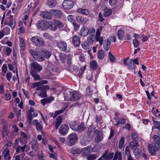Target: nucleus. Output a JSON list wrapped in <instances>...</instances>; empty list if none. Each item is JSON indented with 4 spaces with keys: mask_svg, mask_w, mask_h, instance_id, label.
Returning <instances> with one entry per match:
<instances>
[{
    "mask_svg": "<svg viewBox=\"0 0 160 160\" xmlns=\"http://www.w3.org/2000/svg\"><path fill=\"white\" fill-rule=\"evenodd\" d=\"M155 128L158 129H160V122L159 121H155L154 122Z\"/></svg>",
    "mask_w": 160,
    "mask_h": 160,
    "instance_id": "bf43d9fd",
    "label": "nucleus"
},
{
    "mask_svg": "<svg viewBox=\"0 0 160 160\" xmlns=\"http://www.w3.org/2000/svg\"><path fill=\"white\" fill-rule=\"evenodd\" d=\"M53 22L56 24L57 27L62 28L63 27V23L60 21L55 20L53 21Z\"/></svg>",
    "mask_w": 160,
    "mask_h": 160,
    "instance_id": "37998d69",
    "label": "nucleus"
},
{
    "mask_svg": "<svg viewBox=\"0 0 160 160\" xmlns=\"http://www.w3.org/2000/svg\"><path fill=\"white\" fill-rule=\"evenodd\" d=\"M8 18L10 20V22L8 23V25L12 29H14L15 26V20L13 19V16L12 15H10Z\"/></svg>",
    "mask_w": 160,
    "mask_h": 160,
    "instance_id": "4468645a",
    "label": "nucleus"
},
{
    "mask_svg": "<svg viewBox=\"0 0 160 160\" xmlns=\"http://www.w3.org/2000/svg\"><path fill=\"white\" fill-rule=\"evenodd\" d=\"M57 46L62 51H65L67 49V44L66 42L63 41H60L59 42H57Z\"/></svg>",
    "mask_w": 160,
    "mask_h": 160,
    "instance_id": "ddd939ff",
    "label": "nucleus"
},
{
    "mask_svg": "<svg viewBox=\"0 0 160 160\" xmlns=\"http://www.w3.org/2000/svg\"><path fill=\"white\" fill-rule=\"evenodd\" d=\"M117 159H118V160H122V157L121 152H118V151H117L115 153L113 160H116Z\"/></svg>",
    "mask_w": 160,
    "mask_h": 160,
    "instance_id": "a878e982",
    "label": "nucleus"
},
{
    "mask_svg": "<svg viewBox=\"0 0 160 160\" xmlns=\"http://www.w3.org/2000/svg\"><path fill=\"white\" fill-rule=\"evenodd\" d=\"M102 27L100 26L97 29L95 37H88L87 38L88 43L90 45H92L94 42L98 41L99 42L100 46H101L102 44L103 39V37L100 36L101 32L102 31Z\"/></svg>",
    "mask_w": 160,
    "mask_h": 160,
    "instance_id": "f257e3e1",
    "label": "nucleus"
},
{
    "mask_svg": "<svg viewBox=\"0 0 160 160\" xmlns=\"http://www.w3.org/2000/svg\"><path fill=\"white\" fill-rule=\"evenodd\" d=\"M20 137L27 140L28 137L25 132H21Z\"/></svg>",
    "mask_w": 160,
    "mask_h": 160,
    "instance_id": "680f3d73",
    "label": "nucleus"
},
{
    "mask_svg": "<svg viewBox=\"0 0 160 160\" xmlns=\"http://www.w3.org/2000/svg\"><path fill=\"white\" fill-rule=\"evenodd\" d=\"M56 0H47V4L50 7H54L57 4Z\"/></svg>",
    "mask_w": 160,
    "mask_h": 160,
    "instance_id": "2f4dec72",
    "label": "nucleus"
},
{
    "mask_svg": "<svg viewBox=\"0 0 160 160\" xmlns=\"http://www.w3.org/2000/svg\"><path fill=\"white\" fill-rule=\"evenodd\" d=\"M108 150L105 151L102 156L98 158V160H104L106 159L112 158L114 155L113 152L108 153Z\"/></svg>",
    "mask_w": 160,
    "mask_h": 160,
    "instance_id": "6e6552de",
    "label": "nucleus"
},
{
    "mask_svg": "<svg viewBox=\"0 0 160 160\" xmlns=\"http://www.w3.org/2000/svg\"><path fill=\"white\" fill-rule=\"evenodd\" d=\"M80 33L83 37L86 36L88 34V28L86 27H83L80 30Z\"/></svg>",
    "mask_w": 160,
    "mask_h": 160,
    "instance_id": "cd10ccee",
    "label": "nucleus"
},
{
    "mask_svg": "<svg viewBox=\"0 0 160 160\" xmlns=\"http://www.w3.org/2000/svg\"><path fill=\"white\" fill-rule=\"evenodd\" d=\"M132 138L133 140L134 141H137L138 139V135L135 133H133L132 135Z\"/></svg>",
    "mask_w": 160,
    "mask_h": 160,
    "instance_id": "e2e57ef3",
    "label": "nucleus"
},
{
    "mask_svg": "<svg viewBox=\"0 0 160 160\" xmlns=\"http://www.w3.org/2000/svg\"><path fill=\"white\" fill-rule=\"evenodd\" d=\"M33 124L34 126H35L37 130L40 131L43 128L42 125L40 122H38L37 119H35L33 122Z\"/></svg>",
    "mask_w": 160,
    "mask_h": 160,
    "instance_id": "dca6fc26",
    "label": "nucleus"
},
{
    "mask_svg": "<svg viewBox=\"0 0 160 160\" xmlns=\"http://www.w3.org/2000/svg\"><path fill=\"white\" fill-rule=\"evenodd\" d=\"M40 82H37L33 83L32 85L33 88H35L36 87L41 86Z\"/></svg>",
    "mask_w": 160,
    "mask_h": 160,
    "instance_id": "774afa93",
    "label": "nucleus"
},
{
    "mask_svg": "<svg viewBox=\"0 0 160 160\" xmlns=\"http://www.w3.org/2000/svg\"><path fill=\"white\" fill-rule=\"evenodd\" d=\"M6 52L5 55L7 56H10L12 52L11 49L9 47H7L6 48Z\"/></svg>",
    "mask_w": 160,
    "mask_h": 160,
    "instance_id": "4d7b16f0",
    "label": "nucleus"
},
{
    "mask_svg": "<svg viewBox=\"0 0 160 160\" xmlns=\"http://www.w3.org/2000/svg\"><path fill=\"white\" fill-rule=\"evenodd\" d=\"M40 15L44 18L46 19H50L52 17L51 13L48 12H43L41 13Z\"/></svg>",
    "mask_w": 160,
    "mask_h": 160,
    "instance_id": "a211bd4d",
    "label": "nucleus"
},
{
    "mask_svg": "<svg viewBox=\"0 0 160 160\" xmlns=\"http://www.w3.org/2000/svg\"><path fill=\"white\" fill-rule=\"evenodd\" d=\"M95 29L92 28L88 29V34L90 35V36L95 37Z\"/></svg>",
    "mask_w": 160,
    "mask_h": 160,
    "instance_id": "ea45409f",
    "label": "nucleus"
},
{
    "mask_svg": "<svg viewBox=\"0 0 160 160\" xmlns=\"http://www.w3.org/2000/svg\"><path fill=\"white\" fill-rule=\"evenodd\" d=\"M97 157V155L95 154H92V155L88 157L87 159L88 160H94L96 159Z\"/></svg>",
    "mask_w": 160,
    "mask_h": 160,
    "instance_id": "69168bd1",
    "label": "nucleus"
},
{
    "mask_svg": "<svg viewBox=\"0 0 160 160\" xmlns=\"http://www.w3.org/2000/svg\"><path fill=\"white\" fill-rule=\"evenodd\" d=\"M72 152L74 154H78L82 151V150L79 148L73 147L72 148Z\"/></svg>",
    "mask_w": 160,
    "mask_h": 160,
    "instance_id": "7c9ffc66",
    "label": "nucleus"
},
{
    "mask_svg": "<svg viewBox=\"0 0 160 160\" xmlns=\"http://www.w3.org/2000/svg\"><path fill=\"white\" fill-rule=\"evenodd\" d=\"M77 11L78 12L86 15H88L89 13V12L88 10L81 8L78 9Z\"/></svg>",
    "mask_w": 160,
    "mask_h": 160,
    "instance_id": "393cba45",
    "label": "nucleus"
},
{
    "mask_svg": "<svg viewBox=\"0 0 160 160\" xmlns=\"http://www.w3.org/2000/svg\"><path fill=\"white\" fill-rule=\"evenodd\" d=\"M111 40L108 39H106L104 40L103 44V47L104 50L108 51L110 48L111 45Z\"/></svg>",
    "mask_w": 160,
    "mask_h": 160,
    "instance_id": "aec40b11",
    "label": "nucleus"
},
{
    "mask_svg": "<svg viewBox=\"0 0 160 160\" xmlns=\"http://www.w3.org/2000/svg\"><path fill=\"white\" fill-rule=\"evenodd\" d=\"M91 150L89 146L86 147L83 149V154L84 156L88 155L90 154V151Z\"/></svg>",
    "mask_w": 160,
    "mask_h": 160,
    "instance_id": "473e14b6",
    "label": "nucleus"
},
{
    "mask_svg": "<svg viewBox=\"0 0 160 160\" xmlns=\"http://www.w3.org/2000/svg\"><path fill=\"white\" fill-rule=\"evenodd\" d=\"M124 144V138L123 137H121L120 139L119 140V144H118V147L119 148H122Z\"/></svg>",
    "mask_w": 160,
    "mask_h": 160,
    "instance_id": "49530a36",
    "label": "nucleus"
},
{
    "mask_svg": "<svg viewBox=\"0 0 160 160\" xmlns=\"http://www.w3.org/2000/svg\"><path fill=\"white\" fill-rule=\"evenodd\" d=\"M130 148L128 146H127L125 150V154L127 156L129 155H131L130 153Z\"/></svg>",
    "mask_w": 160,
    "mask_h": 160,
    "instance_id": "6e6d98bb",
    "label": "nucleus"
},
{
    "mask_svg": "<svg viewBox=\"0 0 160 160\" xmlns=\"http://www.w3.org/2000/svg\"><path fill=\"white\" fill-rule=\"evenodd\" d=\"M69 128L67 124H62L59 130V132L62 135H65L68 131Z\"/></svg>",
    "mask_w": 160,
    "mask_h": 160,
    "instance_id": "9d476101",
    "label": "nucleus"
},
{
    "mask_svg": "<svg viewBox=\"0 0 160 160\" xmlns=\"http://www.w3.org/2000/svg\"><path fill=\"white\" fill-rule=\"evenodd\" d=\"M49 28L50 30L53 31H56L57 29L56 24L54 22L53 23L50 24L49 25Z\"/></svg>",
    "mask_w": 160,
    "mask_h": 160,
    "instance_id": "a18cd8bd",
    "label": "nucleus"
},
{
    "mask_svg": "<svg viewBox=\"0 0 160 160\" xmlns=\"http://www.w3.org/2000/svg\"><path fill=\"white\" fill-rule=\"evenodd\" d=\"M31 70H35L36 72H39L42 70V67L38 63L33 62L31 64Z\"/></svg>",
    "mask_w": 160,
    "mask_h": 160,
    "instance_id": "9b49d317",
    "label": "nucleus"
},
{
    "mask_svg": "<svg viewBox=\"0 0 160 160\" xmlns=\"http://www.w3.org/2000/svg\"><path fill=\"white\" fill-rule=\"evenodd\" d=\"M33 58L35 60L37 61L42 62L44 60V58L42 55L38 52L35 55H34Z\"/></svg>",
    "mask_w": 160,
    "mask_h": 160,
    "instance_id": "412c9836",
    "label": "nucleus"
},
{
    "mask_svg": "<svg viewBox=\"0 0 160 160\" xmlns=\"http://www.w3.org/2000/svg\"><path fill=\"white\" fill-rule=\"evenodd\" d=\"M52 11L53 12L54 15L57 18H60L62 16V13L60 10H52Z\"/></svg>",
    "mask_w": 160,
    "mask_h": 160,
    "instance_id": "f704fd0d",
    "label": "nucleus"
},
{
    "mask_svg": "<svg viewBox=\"0 0 160 160\" xmlns=\"http://www.w3.org/2000/svg\"><path fill=\"white\" fill-rule=\"evenodd\" d=\"M39 52L43 55V57L44 58L45 57L47 59H48L52 55V53L46 50H41L40 51H39Z\"/></svg>",
    "mask_w": 160,
    "mask_h": 160,
    "instance_id": "4be33fe9",
    "label": "nucleus"
},
{
    "mask_svg": "<svg viewBox=\"0 0 160 160\" xmlns=\"http://www.w3.org/2000/svg\"><path fill=\"white\" fill-rule=\"evenodd\" d=\"M37 26L38 28L42 30L47 29L49 27L48 23L44 20H40L38 21L37 24Z\"/></svg>",
    "mask_w": 160,
    "mask_h": 160,
    "instance_id": "39448f33",
    "label": "nucleus"
},
{
    "mask_svg": "<svg viewBox=\"0 0 160 160\" xmlns=\"http://www.w3.org/2000/svg\"><path fill=\"white\" fill-rule=\"evenodd\" d=\"M38 145L37 144L34 142L33 143L32 145V148L35 152L37 150Z\"/></svg>",
    "mask_w": 160,
    "mask_h": 160,
    "instance_id": "052dcab7",
    "label": "nucleus"
},
{
    "mask_svg": "<svg viewBox=\"0 0 160 160\" xmlns=\"http://www.w3.org/2000/svg\"><path fill=\"white\" fill-rule=\"evenodd\" d=\"M12 76L11 72H8L6 75V78L8 80L10 81Z\"/></svg>",
    "mask_w": 160,
    "mask_h": 160,
    "instance_id": "338daca9",
    "label": "nucleus"
},
{
    "mask_svg": "<svg viewBox=\"0 0 160 160\" xmlns=\"http://www.w3.org/2000/svg\"><path fill=\"white\" fill-rule=\"evenodd\" d=\"M76 20L78 22L80 23L83 22L84 19L81 16H78L76 17Z\"/></svg>",
    "mask_w": 160,
    "mask_h": 160,
    "instance_id": "603ef678",
    "label": "nucleus"
},
{
    "mask_svg": "<svg viewBox=\"0 0 160 160\" xmlns=\"http://www.w3.org/2000/svg\"><path fill=\"white\" fill-rule=\"evenodd\" d=\"M59 57L60 60L62 62H64L66 58V55L63 53H60L59 55Z\"/></svg>",
    "mask_w": 160,
    "mask_h": 160,
    "instance_id": "864d4df0",
    "label": "nucleus"
},
{
    "mask_svg": "<svg viewBox=\"0 0 160 160\" xmlns=\"http://www.w3.org/2000/svg\"><path fill=\"white\" fill-rule=\"evenodd\" d=\"M73 45L76 47H78L80 44L81 40L79 36L78 35H74L70 38Z\"/></svg>",
    "mask_w": 160,
    "mask_h": 160,
    "instance_id": "423d86ee",
    "label": "nucleus"
},
{
    "mask_svg": "<svg viewBox=\"0 0 160 160\" xmlns=\"http://www.w3.org/2000/svg\"><path fill=\"white\" fill-rule=\"evenodd\" d=\"M78 130L80 131H83L85 129V127L84 126V124L82 122L79 125L78 124Z\"/></svg>",
    "mask_w": 160,
    "mask_h": 160,
    "instance_id": "3c124183",
    "label": "nucleus"
},
{
    "mask_svg": "<svg viewBox=\"0 0 160 160\" xmlns=\"http://www.w3.org/2000/svg\"><path fill=\"white\" fill-rule=\"evenodd\" d=\"M96 122L97 123H99L100 124L102 123V118L101 116H96Z\"/></svg>",
    "mask_w": 160,
    "mask_h": 160,
    "instance_id": "13d9d810",
    "label": "nucleus"
},
{
    "mask_svg": "<svg viewBox=\"0 0 160 160\" xmlns=\"http://www.w3.org/2000/svg\"><path fill=\"white\" fill-rule=\"evenodd\" d=\"M112 10L111 9L106 8L105 11L103 14L104 17H107L109 16L112 13Z\"/></svg>",
    "mask_w": 160,
    "mask_h": 160,
    "instance_id": "72a5a7b5",
    "label": "nucleus"
},
{
    "mask_svg": "<svg viewBox=\"0 0 160 160\" xmlns=\"http://www.w3.org/2000/svg\"><path fill=\"white\" fill-rule=\"evenodd\" d=\"M124 30H123L120 29L118 30L117 32V35L118 39L120 40H122L124 36Z\"/></svg>",
    "mask_w": 160,
    "mask_h": 160,
    "instance_id": "c756f323",
    "label": "nucleus"
},
{
    "mask_svg": "<svg viewBox=\"0 0 160 160\" xmlns=\"http://www.w3.org/2000/svg\"><path fill=\"white\" fill-rule=\"evenodd\" d=\"M94 133L96 135L94 141L96 143L100 142L102 139L103 134V132L101 131L96 129L94 131Z\"/></svg>",
    "mask_w": 160,
    "mask_h": 160,
    "instance_id": "0eeeda50",
    "label": "nucleus"
},
{
    "mask_svg": "<svg viewBox=\"0 0 160 160\" xmlns=\"http://www.w3.org/2000/svg\"><path fill=\"white\" fill-rule=\"evenodd\" d=\"M148 147L149 152L152 154H155L159 148V146L156 145V143H153L149 144Z\"/></svg>",
    "mask_w": 160,
    "mask_h": 160,
    "instance_id": "1a4fd4ad",
    "label": "nucleus"
},
{
    "mask_svg": "<svg viewBox=\"0 0 160 160\" xmlns=\"http://www.w3.org/2000/svg\"><path fill=\"white\" fill-rule=\"evenodd\" d=\"M90 141L87 139L85 138H83L81 140V144L83 146H85L88 144L89 143Z\"/></svg>",
    "mask_w": 160,
    "mask_h": 160,
    "instance_id": "4c0bfd02",
    "label": "nucleus"
},
{
    "mask_svg": "<svg viewBox=\"0 0 160 160\" xmlns=\"http://www.w3.org/2000/svg\"><path fill=\"white\" fill-rule=\"evenodd\" d=\"M41 93L39 94V96L42 98L47 97V91L42 89L41 91Z\"/></svg>",
    "mask_w": 160,
    "mask_h": 160,
    "instance_id": "c03bdc74",
    "label": "nucleus"
},
{
    "mask_svg": "<svg viewBox=\"0 0 160 160\" xmlns=\"http://www.w3.org/2000/svg\"><path fill=\"white\" fill-rule=\"evenodd\" d=\"M70 127L72 130L76 131L78 130V124H77L76 122L74 121H72L70 123Z\"/></svg>",
    "mask_w": 160,
    "mask_h": 160,
    "instance_id": "b1692460",
    "label": "nucleus"
},
{
    "mask_svg": "<svg viewBox=\"0 0 160 160\" xmlns=\"http://www.w3.org/2000/svg\"><path fill=\"white\" fill-rule=\"evenodd\" d=\"M10 29L8 27H5L3 29V31L6 35H8L10 33Z\"/></svg>",
    "mask_w": 160,
    "mask_h": 160,
    "instance_id": "8fccbe9b",
    "label": "nucleus"
},
{
    "mask_svg": "<svg viewBox=\"0 0 160 160\" xmlns=\"http://www.w3.org/2000/svg\"><path fill=\"white\" fill-rule=\"evenodd\" d=\"M30 73L32 76L34 78L35 80L37 81L39 80L40 76L35 70H31Z\"/></svg>",
    "mask_w": 160,
    "mask_h": 160,
    "instance_id": "5701e85b",
    "label": "nucleus"
},
{
    "mask_svg": "<svg viewBox=\"0 0 160 160\" xmlns=\"http://www.w3.org/2000/svg\"><path fill=\"white\" fill-rule=\"evenodd\" d=\"M104 52L102 49L99 50L98 53V57L99 59H102L104 57Z\"/></svg>",
    "mask_w": 160,
    "mask_h": 160,
    "instance_id": "58836bf2",
    "label": "nucleus"
},
{
    "mask_svg": "<svg viewBox=\"0 0 160 160\" xmlns=\"http://www.w3.org/2000/svg\"><path fill=\"white\" fill-rule=\"evenodd\" d=\"M62 118L61 116H59L57 117L55 124L56 129H57L58 128L59 126L62 123Z\"/></svg>",
    "mask_w": 160,
    "mask_h": 160,
    "instance_id": "bb28decb",
    "label": "nucleus"
},
{
    "mask_svg": "<svg viewBox=\"0 0 160 160\" xmlns=\"http://www.w3.org/2000/svg\"><path fill=\"white\" fill-rule=\"evenodd\" d=\"M88 43L86 42H84L82 44V48L85 50H88L89 48Z\"/></svg>",
    "mask_w": 160,
    "mask_h": 160,
    "instance_id": "de8ad7c7",
    "label": "nucleus"
},
{
    "mask_svg": "<svg viewBox=\"0 0 160 160\" xmlns=\"http://www.w3.org/2000/svg\"><path fill=\"white\" fill-rule=\"evenodd\" d=\"M90 66L91 68L93 70H95L97 68L98 64L95 61H92L90 63Z\"/></svg>",
    "mask_w": 160,
    "mask_h": 160,
    "instance_id": "a19ab883",
    "label": "nucleus"
},
{
    "mask_svg": "<svg viewBox=\"0 0 160 160\" xmlns=\"http://www.w3.org/2000/svg\"><path fill=\"white\" fill-rule=\"evenodd\" d=\"M133 43L135 47L137 48L139 46L140 43L136 39H134L133 40Z\"/></svg>",
    "mask_w": 160,
    "mask_h": 160,
    "instance_id": "5fc2aeb1",
    "label": "nucleus"
},
{
    "mask_svg": "<svg viewBox=\"0 0 160 160\" xmlns=\"http://www.w3.org/2000/svg\"><path fill=\"white\" fill-rule=\"evenodd\" d=\"M2 154L5 160H10L11 159L9 151L8 148H6L4 150Z\"/></svg>",
    "mask_w": 160,
    "mask_h": 160,
    "instance_id": "f3484780",
    "label": "nucleus"
},
{
    "mask_svg": "<svg viewBox=\"0 0 160 160\" xmlns=\"http://www.w3.org/2000/svg\"><path fill=\"white\" fill-rule=\"evenodd\" d=\"M73 2L70 0H64L62 3L63 8L65 9H69L72 8Z\"/></svg>",
    "mask_w": 160,
    "mask_h": 160,
    "instance_id": "f8f14e48",
    "label": "nucleus"
},
{
    "mask_svg": "<svg viewBox=\"0 0 160 160\" xmlns=\"http://www.w3.org/2000/svg\"><path fill=\"white\" fill-rule=\"evenodd\" d=\"M152 138L155 142L153 143H156V145H158L159 146V145H160V137L156 135H154Z\"/></svg>",
    "mask_w": 160,
    "mask_h": 160,
    "instance_id": "c85d7f7f",
    "label": "nucleus"
},
{
    "mask_svg": "<svg viewBox=\"0 0 160 160\" xmlns=\"http://www.w3.org/2000/svg\"><path fill=\"white\" fill-rule=\"evenodd\" d=\"M108 57L109 59L111 62H114L115 61V58L113 55L111 54L110 52H109L108 53Z\"/></svg>",
    "mask_w": 160,
    "mask_h": 160,
    "instance_id": "09e8293b",
    "label": "nucleus"
},
{
    "mask_svg": "<svg viewBox=\"0 0 160 160\" xmlns=\"http://www.w3.org/2000/svg\"><path fill=\"white\" fill-rule=\"evenodd\" d=\"M69 94V98H67L65 96H64L65 99L66 101L68 100L70 101H75L79 100L81 97L80 94L76 91L70 92Z\"/></svg>",
    "mask_w": 160,
    "mask_h": 160,
    "instance_id": "f03ea898",
    "label": "nucleus"
},
{
    "mask_svg": "<svg viewBox=\"0 0 160 160\" xmlns=\"http://www.w3.org/2000/svg\"><path fill=\"white\" fill-rule=\"evenodd\" d=\"M64 110L65 109L60 110L56 111L54 113H51L50 114L51 117H52L53 118H54L56 117L58 114L62 113Z\"/></svg>",
    "mask_w": 160,
    "mask_h": 160,
    "instance_id": "e433bc0d",
    "label": "nucleus"
},
{
    "mask_svg": "<svg viewBox=\"0 0 160 160\" xmlns=\"http://www.w3.org/2000/svg\"><path fill=\"white\" fill-rule=\"evenodd\" d=\"M118 0H109V3L111 6H114L117 2Z\"/></svg>",
    "mask_w": 160,
    "mask_h": 160,
    "instance_id": "0e129e2a",
    "label": "nucleus"
},
{
    "mask_svg": "<svg viewBox=\"0 0 160 160\" xmlns=\"http://www.w3.org/2000/svg\"><path fill=\"white\" fill-rule=\"evenodd\" d=\"M54 100V98L50 97L48 98H44L41 100V103L43 105L49 104Z\"/></svg>",
    "mask_w": 160,
    "mask_h": 160,
    "instance_id": "2eb2a0df",
    "label": "nucleus"
},
{
    "mask_svg": "<svg viewBox=\"0 0 160 160\" xmlns=\"http://www.w3.org/2000/svg\"><path fill=\"white\" fill-rule=\"evenodd\" d=\"M138 146L139 144L138 142L132 141L130 143L128 147H129L130 149H133V150H135L137 149Z\"/></svg>",
    "mask_w": 160,
    "mask_h": 160,
    "instance_id": "6ab92c4d",
    "label": "nucleus"
},
{
    "mask_svg": "<svg viewBox=\"0 0 160 160\" xmlns=\"http://www.w3.org/2000/svg\"><path fill=\"white\" fill-rule=\"evenodd\" d=\"M128 66V68L130 69H132L134 68L135 65L133 64V60L131 59L129 60L128 62L127 63V64H125Z\"/></svg>",
    "mask_w": 160,
    "mask_h": 160,
    "instance_id": "c9c22d12",
    "label": "nucleus"
},
{
    "mask_svg": "<svg viewBox=\"0 0 160 160\" xmlns=\"http://www.w3.org/2000/svg\"><path fill=\"white\" fill-rule=\"evenodd\" d=\"M78 139V136L77 134L74 133L70 134L68 137L69 145L70 146L74 145Z\"/></svg>",
    "mask_w": 160,
    "mask_h": 160,
    "instance_id": "20e7f679",
    "label": "nucleus"
},
{
    "mask_svg": "<svg viewBox=\"0 0 160 160\" xmlns=\"http://www.w3.org/2000/svg\"><path fill=\"white\" fill-rule=\"evenodd\" d=\"M31 42L34 43L36 46L40 47L43 46L44 44V41L41 37L38 36H34L31 39Z\"/></svg>",
    "mask_w": 160,
    "mask_h": 160,
    "instance_id": "7ed1b4c3",
    "label": "nucleus"
},
{
    "mask_svg": "<svg viewBox=\"0 0 160 160\" xmlns=\"http://www.w3.org/2000/svg\"><path fill=\"white\" fill-rule=\"evenodd\" d=\"M133 152L135 158H138L140 156L141 151L139 149H137L135 150H133Z\"/></svg>",
    "mask_w": 160,
    "mask_h": 160,
    "instance_id": "79ce46f5",
    "label": "nucleus"
}]
</instances>
